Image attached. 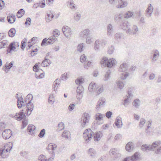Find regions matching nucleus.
Here are the masks:
<instances>
[{
    "label": "nucleus",
    "mask_w": 161,
    "mask_h": 161,
    "mask_svg": "<svg viewBox=\"0 0 161 161\" xmlns=\"http://www.w3.org/2000/svg\"><path fill=\"white\" fill-rule=\"evenodd\" d=\"M94 135V140L95 141L100 140L103 134L101 131L94 132L90 129H86L83 133V137L87 142H88L92 139V135Z\"/></svg>",
    "instance_id": "f257e3e1"
},
{
    "label": "nucleus",
    "mask_w": 161,
    "mask_h": 161,
    "mask_svg": "<svg viewBox=\"0 0 161 161\" xmlns=\"http://www.w3.org/2000/svg\"><path fill=\"white\" fill-rule=\"evenodd\" d=\"M24 110L22 109L19 113H17L14 116L18 120H20L23 119L22 122V126L21 127L22 129L25 127L28 124V120L26 118V116L24 113Z\"/></svg>",
    "instance_id": "f03ea898"
},
{
    "label": "nucleus",
    "mask_w": 161,
    "mask_h": 161,
    "mask_svg": "<svg viewBox=\"0 0 161 161\" xmlns=\"http://www.w3.org/2000/svg\"><path fill=\"white\" fill-rule=\"evenodd\" d=\"M116 62V60L114 58H112L108 59V58L106 57L103 58L100 61L101 66L109 68L115 65Z\"/></svg>",
    "instance_id": "7ed1b4c3"
},
{
    "label": "nucleus",
    "mask_w": 161,
    "mask_h": 161,
    "mask_svg": "<svg viewBox=\"0 0 161 161\" xmlns=\"http://www.w3.org/2000/svg\"><path fill=\"white\" fill-rule=\"evenodd\" d=\"M133 97V95L132 93V89L131 88H128L127 91V94L126 95V97L124 100L123 105L125 106L130 103L131 99Z\"/></svg>",
    "instance_id": "20e7f679"
},
{
    "label": "nucleus",
    "mask_w": 161,
    "mask_h": 161,
    "mask_svg": "<svg viewBox=\"0 0 161 161\" xmlns=\"http://www.w3.org/2000/svg\"><path fill=\"white\" fill-rule=\"evenodd\" d=\"M57 40V38L53 36H52L47 39V38H44L42 42L41 45L42 46L43 45H51L53 44Z\"/></svg>",
    "instance_id": "39448f33"
},
{
    "label": "nucleus",
    "mask_w": 161,
    "mask_h": 161,
    "mask_svg": "<svg viewBox=\"0 0 161 161\" xmlns=\"http://www.w3.org/2000/svg\"><path fill=\"white\" fill-rule=\"evenodd\" d=\"M90 117L89 115L87 113H84L83 114L81 118V125L83 127H84L89 123Z\"/></svg>",
    "instance_id": "423d86ee"
},
{
    "label": "nucleus",
    "mask_w": 161,
    "mask_h": 161,
    "mask_svg": "<svg viewBox=\"0 0 161 161\" xmlns=\"http://www.w3.org/2000/svg\"><path fill=\"white\" fill-rule=\"evenodd\" d=\"M5 148L4 149H1V156L3 158H7L8 155V152L10 151L12 148V146L9 147V149H8V145L5 146Z\"/></svg>",
    "instance_id": "0eeeda50"
},
{
    "label": "nucleus",
    "mask_w": 161,
    "mask_h": 161,
    "mask_svg": "<svg viewBox=\"0 0 161 161\" xmlns=\"http://www.w3.org/2000/svg\"><path fill=\"white\" fill-rule=\"evenodd\" d=\"M57 147V146L56 144L51 143L48 144L46 148L47 149L49 153L53 154V157H55V154L54 150L56 149Z\"/></svg>",
    "instance_id": "6e6552de"
},
{
    "label": "nucleus",
    "mask_w": 161,
    "mask_h": 161,
    "mask_svg": "<svg viewBox=\"0 0 161 161\" xmlns=\"http://www.w3.org/2000/svg\"><path fill=\"white\" fill-rule=\"evenodd\" d=\"M19 46V43L17 42H13L11 43L8 46V47L10 49L8 48L7 49V52L8 53H10L12 51H15L16 46Z\"/></svg>",
    "instance_id": "1a4fd4ad"
},
{
    "label": "nucleus",
    "mask_w": 161,
    "mask_h": 161,
    "mask_svg": "<svg viewBox=\"0 0 161 161\" xmlns=\"http://www.w3.org/2000/svg\"><path fill=\"white\" fill-rule=\"evenodd\" d=\"M90 34V31L89 29H85L81 31L79 33V36L82 40L85 39Z\"/></svg>",
    "instance_id": "9d476101"
},
{
    "label": "nucleus",
    "mask_w": 161,
    "mask_h": 161,
    "mask_svg": "<svg viewBox=\"0 0 161 161\" xmlns=\"http://www.w3.org/2000/svg\"><path fill=\"white\" fill-rule=\"evenodd\" d=\"M25 102L27 104L26 107L27 109L26 111L27 115H29L31 113V112L33 110L34 108V105L33 103H31V102H27V101L25 100Z\"/></svg>",
    "instance_id": "9b49d317"
},
{
    "label": "nucleus",
    "mask_w": 161,
    "mask_h": 161,
    "mask_svg": "<svg viewBox=\"0 0 161 161\" xmlns=\"http://www.w3.org/2000/svg\"><path fill=\"white\" fill-rule=\"evenodd\" d=\"M138 29L136 25H133L131 28H129L126 31V33L129 35H135L138 31Z\"/></svg>",
    "instance_id": "f8f14e48"
},
{
    "label": "nucleus",
    "mask_w": 161,
    "mask_h": 161,
    "mask_svg": "<svg viewBox=\"0 0 161 161\" xmlns=\"http://www.w3.org/2000/svg\"><path fill=\"white\" fill-rule=\"evenodd\" d=\"M26 105H27V104L25 102V100L24 101L23 99L21 97H17V106L19 108L25 107Z\"/></svg>",
    "instance_id": "ddd939ff"
},
{
    "label": "nucleus",
    "mask_w": 161,
    "mask_h": 161,
    "mask_svg": "<svg viewBox=\"0 0 161 161\" xmlns=\"http://www.w3.org/2000/svg\"><path fill=\"white\" fill-rule=\"evenodd\" d=\"M62 32L64 36L67 37L70 36L71 34V31L70 28L69 27L65 26L62 29Z\"/></svg>",
    "instance_id": "4468645a"
},
{
    "label": "nucleus",
    "mask_w": 161,
    "mask_h": 161,
    "mask_svg": "<svg viewBox=\"0 0 161 161\" xmlns=\"http://www.w3.org/2000/svg\"><path fill=\"white\" fill-rule=\"evenodd\" d=\"M83 92V88L81 85H79L77 87L76 92L77 93V98L78 99H81L83 97L82 93Z\"/></svg>",
    "instance_id": "2eb2a0df"
},
{
    "label": "nucleus",
    "mask_w": 161,
    "mask_h": 161,
    "mask_svg": "<svg viewBox=\"0 0 161 161\" xmlns=\"http://www.w3.org/2000/svg\"><path fill=\"white\" fill-rule=\"evenodd\" d=\"M12 131L9 129L4 130L2 133V136L4 139H9L12 135Z\"/></svg>",
    "instance_id": "dca6fc26"
},
{
    "label": "nucleus",
    "mask_w": 161,
    "mask_h": 161,
    "mask_svg": "<svg viewBox=\"0 0 161 161\" xmlns=\"http://www.w3.org/2000/svg\"><path fill=\"white\" fill-rule=\"evenodd\" d=\"M107 35L108 36H112L114 33V29L111 24H108L107 26Z\"/></svg>",
    "instance_id": "f3484780"
},
{
    "label": "nucleus",
    "mask_w": 161,
    "mask_h": 161,
    "mask_svg": "<svg viewBox=\"0 0 161 161\" xmlns=\"http://www.w3.org/2000/svg\"><path fill=\"white\" fill-rule=\"evenodd\" d=\"M124 20L123 15L121 14H116L114 16V21L117 23L123 22Z\"/></svg>",
    "instance_id": "a211bd4d"
},
{
    "label": "nucleus",
    "mask_w": 161,
    "mask_h": 161,
    "mask_svg": "<svg viewBox=\"0 0 161 161\" xmlns=\"http://www.w3.org/2000/svg\"><path fill=\"white\" fill-rule=\"evenodd\" d=\"M153 10V6L151 4H149L146 11V16L148 18L152 16Z\"/></svg>",
    "instance_id": "6ab92c4d"
},
{
    "label": "nucleus",
    "mask_w": 161,
    "mask_h": 161,
    "mask_svg": "<svg viewBox=\"0 0 161 161\" xmlns=\"http://www.w3.org/2000/svg\"><path fill=\"white\" fill-rule=\"evenodd\" d=\"M114 124L118 128H121L123 125L121 118L120 117H117L114 125Z\"/></svg>",
    "instance_id": "aec40b11"
},
{
    "label": "nucleus",
    "mask_w": 161,
    "mask_h": 161,
    "mask_svg": "<svg viewBox=\"0 0 161 161\" xmlns=\"http://www.w3.org/2000/svg\"><path fill=\"white\" fill-rule=\"evenodd\" d=\"M161 144V142L160 141H157L153 142L151 145H149L150 150L151 151H154L155 149L157 148Z\"/></svg>",
    "instance_id": "412c9836"
},
{
    "label": "nucleus",
    "mask_w": 161,
    "mask_h": 161,
    "mask_svg": "<svg viewBox=\"0 0 161 161\" xmlns=\"http://www.w3.org/2000/svg\"><path fill=\"white\" fill-rule=\"evenodd\" d=\"M105 99L104 97H102L100 98L97 102L96 109L98 110L99 108H100L103 106H104L105 104Z\"/></svg>",
    "instance_id": "4be33fe9"
},
{
    "label": "nucleus",
    "mask_w": 161,
    "mask_h": 161,
    "mask_svg": "<svg viewBox=\"0 0 161 161\" xmlns=\"http://www.w3.org/2000/svg\"><path fill=\"white\" fill-rule=\"evenodd\" d=\"M14 62L12 61L9 64L6 63L5 66L3 67V70L5 71L6 73H7L9 71V69L13 66Z\"/></svg>",
    "instance_id": "5701e85b"
},
{
    "label": "nucleus",
    "mask_w": 161,
    "mask_h": 161,
    "mask_svg": "<svg viewBox=\"0 0 161 161\" xmlns=\"http://www.w3.org/2000/svg\"><path fill=\"white\" fill-rule=\"evenodd\" d=\"M119 4L116 6L117 8H122L126 7L127 3L126 2L124 1V0H117Z\"/></svg>",
    "instance_id": "b1692460"
},
{
    "label": "nucleus",
    "mask_w": 161,
    "mask_h": 161,
    "mask_svg": "<svg viewBox=\"0 0 161 161\" xmlns=\"http://www.w3.org/2000/svg\"><path fill=\"white\" fill-rule=\"evenodd\" d=\"M122 23L120 24V27L121 29L124 30H126L129 29L128 22L126 21L122 22Z\"/></svg>",
    "instance_id": "393cba45"
},
{
    "label": "nucleus",
    "mask_w": 161,
    "mask_h": 161,
    "mask_svg": "<svg viewBox=\"0 0 161 161\" xmlns=\"http://www.w3.org/2000/svg\"><path fill=\"white\" fill-rule=\"evenodd\" d=\"M133 143L131 142L127 143L125 146V149L128 152H131L133 149Z\"/></svg>",
    "instance_id": "a878e982"
},
{
    "label": "nucleus",
    "mask_w": 161,
    "mask_h": 161,
    "mask_svg": "<svg viewBox=\"0 0 161 161\" xmlns=\"http://www.w3.org/2000/svg\"><path fill=\"white\" fill-rule=\"evenodd\" d=\"M128 68V64L125 63L121 64L119 68V70L120 71H125Z\"/></svg>",
    "instance_id": "bb28decb"
},
{
    "label": "nucleus",
    "mask_w": 161,
    "mask_h": 161,
    "mask_svg": "<svg viewBox=\"0 0 161 161\" xmlns=\"http://www.w3.org/2000/svg\"><path fill=\"white\" fill-rule=\"evenodd\" d=\"M8 43L9 42L8 41L6 40H4L1 42V46H1V48H6L7 49L8 48L10 49V48L8 47Z\"/></svg>",
    "instance_id": "cd10ccee"
},
{
    "label": "nucleus",
    "mask_w": 161,
    "mask_h": 161,
    "mask_svg": "<svg viewBox=\"0 0 161 161\" xmlns=\"http://www.w3.org/2000/svg\"><path fill=\"white\" fill-rule=\"evenodd\" d=\"M96 88V83L94 82H91L89 85L88 87L89 91L91 92L95 91Z\"/></svg>",
    "instance_id": "c85d7f7f"
},
{
    "label": "nucleus",
    "mask_w": 161,
    "mask_h": 161,
    "mask_svg": "<svg viewBox=\"0 0 161 161\" xmlns=\"http://www.w3.org/2000/svg\"><path fill=\"white\" fill-rule=\"evenodd\" d=\"M88 154L92 158H94L96 156V152L92 148H90L88 150Z\"/></svg>",
    "instance_id": "c756f323"
},
{
    "label": "nucleus",
    "mask_w": 161,
    "mask_h": 161,
    "mask_svg": "<svg viewBox=\"0 0 161 161\" xmlns=\"http://www.w3.org/2000/svg\"><path fill=\"white\" fill-rule=\"evenodd\" d=\"M51 63L50 60L45 58L44 60L43 61L42 63V65L44 67H47L48 66V65H49Z\"/></svg>",
    "instance_id": "7c9ffc66"
},
{
    "label": "nucleus",
    "mask_w": 161,
    "mask_h": 161,
    "mask_svg": "<svg viewBox=\"0 0 161 161\" xmlns=\"http://www.w3.org/2000/svg\"><path fill=\"white\" fill-rule=\"evenodd\" d=\"M139 153L137 152L135 153L131 157H129L130 160L133 161H135L137 160L139 158Z\"/></svg>",
    "instance_id": "2f4dec72"
},
{
    "label": "nucleus",
    "mask_w": 161,
    "mask_h": 161,
    "mask_svg": "<svg viewBox=\"0 0 161 161\" xmlns=\"http://www.w3.org/2000/svg\"><path fill=\"white\" fill-rule=\"evenodd\" d=\"M15 33L16 31L15 29L14 28H12L8 31V35L9 37H12L15 36Z\"/></svg>",
    "instance_id": "473e14b6"
},
{
    "label": "nucleus",
    "mask_w": 161,
    "mask_h": 161,
    "mask_svg": "<svg viewBox=\"0 0 161 161\" xmlns=\"http://www.w3.org/2000/svg\"><path fill=\"white\" fill-rule=\"evenodd\" d=\"M116 84L118 87L120 89H123L125 85L123 81L121 80H117L116 82Z\"/></svg>",
    "instance_id": "72a5a7b5"
},
{
    "label": "nucleus",
    "mask_w": 161,
    "mask_h": 161,
    "mask_svg": "<svg viewBox=\"0 0 161 161\" xmlns=\"http://www.w3.org/2000/svg\"><path fill=\"white\" fill-rule=\"evenodd\" d=\"M54 15L53 14H47L46 16V20L47 22H49L51 21L52 19L53 18Z\"/></svg>",
    "instance_id": "f704fd0d"
},
{
    "label": "nucleus",
    "mask_w": 161,
    "mask_h": 161,
    "mask_svg": "<svg viewBox=\"0 0 161 161\" xmlns=\"http://www.w3.org/2000/svg\"><path fill=\"white\" fill-rule=\"evenodd\" d=\"M25 13V10L23 9H21L18 11L17 14V16L18 18H20L24 15Z\"/></svg>",
    "instance_id": "c9c22d12"
},
{
    "label": "nucleus",
    "mask_w": 161,
    "mask_h": 161,
    "mask_svg": "<svg viewBox=\"0 0 161 161\" xmlns=\"http://www.w3.org/2000/svg\"><path fill=\"white\" fill-rule=\"evenodd\" d=\"M133 15V12L131 11H128L123 15L124 18L128 19L131 17Z\"/></svg>",
    "instance_id": "e433bc0d"
},
{
    "label": "nucleus",
    "mask_w": 161,
    "mask_h": 161,
    "mask_svg": "<svg viewBox=\"0 0 161 161\" xmlns=\"http://www.w3.org/2000/svg\"><path fill=\"white\" fill-rule=\"evenodd\" d=\"M159 56V52L157 50H155L154 51V53L153 55V57L152 59V62L153 63H154V62L157 59V56Z\"/></svg>",
    "instance_id": "4c0bfd02"
},
{
    "label": "nucleus",
    "mask_w": 161,
    "mask_h": 161,
    "mask_svg": "<svg viewBox=\"0 0 161 161\" xmlns=\"http://www.w3.org/2000/svg\"><path fill=\"white\" fill-rule=\"evenodd\" d=\"M36 5H38V6L41 8H43L45 7V1H44V2H42V3L40 2L39 3H35L33 5V7L34 8H36L37 7V6H36Z\"/></svg>",
    "instance_id": "58836bf2"
},
{
    "label": "nucleus",
    "mask_w": 161,
    "mask_h": 161,
    "mask_svg": "<svg viewBox=\"0 0 161 161\" xmlns=\"http://www.w3.org/2000/svg\"><path fill=\"white\" fill-rule=\"evenodd\" d=\"M36 129L35 126L32 125H29L27 128V130L28 132L31 133L33 132Z\"/></svg>",
    "instance_id": "ea45409f"
},
{
    "label": "nucleus",
    "mask_w": 161,
    "mask_h": 161,
    "mask_svg": "<svg viewBox=\"0 0 161 161\" xmlns=\"http://www.w3.org/2000/svg\"><path fill=\"white\" fill-rule=\"evenodd\" d=\"M104 115L100 113L97 114L95 116V119L97 120H101L103 119Z\"/></svg>",
    "instance_id": "a19ab883"
},
{
    "label": "nucleus",
    "mask_w": 161,
    "mask_h": 161,
    "mask_svg": "<svg viewBox=\"0 0 161 161\" xmlns=\"http://www.w3.org/2000/svg\"><path fill=\"white\" fill-rule=\"evenodd\" d=\"M133 105L136 108H138L140 105V101L136 99H135L132 102Z\"/></svg>",
    "instance_id": "79ce46f5"
},
{
    "label": "nucleus",
    "mask_w": 161,
    "mask_h": 161,
    "mask_svg": "<svg viewBox=\"0 0 161 161\" xmlns=\"http://www.w3.org/2000/svg\"><path fill=\"white\" fill-rule=\"evenodd\" d=\"M70 135V133L69 131L65 130L63 133L62 134V136L65 138L66 139H68L69 136Z\"/></svg>",
    "instance_id": "37998d69"
},
{
    "label": "nucleus",
    "mask_w": 161,
    "mask_h": 161,
    "mask_svg": "<svg viewBox=\"0 0 161 161\" xmlns=\"http://www.w3.org/2000/svg\"><path fill=\"white\" fill-rule=\"evenodd\" d=\"M103 91V89L102 86H98L97 87L95 92H96L97 95L100 94Z\"/></svg>",
    "instance_id": "c03bdc74"
},
{
    "label": "nucleus",
    "mask_w": 161,
    "mask_h": 161,
    "mask_svg": "<svg viewBox=\"0 0 161 161\" xmlns=\"http://www.w3.org/2000/svg\"><path fill=\"white\" fill-rule=\"evenodd\" d=\"M141 149L143 151H145L147 150L149 151L150 150L149 145L147 144L143 145H142L141 147Z\"/></svg>",
    "instance_id": "a18cd8bd"
},
{
    "label": "nucleus",
    "mask_w": 161,
    "mask_h": 161,
    "mask_svg": "<svg viewBox=\"0 0 161 161\" xmlns=\"http://www.w3.org/2000/svg\"><path fill=\"white\" fill-rule=\"evenodd\" d=\"M84 80L82 78H79L75 80V83L77 84L81 85V84L84 82Z\"/></svg>",
    "instance_id": "49530a36"
},
{
    "label": "nucleus",
    "mask_w": 161,
    "mask_h": 161,
    "mask_svg": "<svg viewBox=\"0 0 161 161\" xmlns=\"http://www.w3.org/2000/svg\"><path fill=\"white\" fill-rule=\"evenodd\" d=\"M110 71L109 70H108L106 72V74L105 75L104 78V80L105 81L107 80L110 77Z\"/></svg>",
    "instance_id": "de8ad7c7"
},
{
    "label": "nucleus",
    "mask_w": 161,
    "mask_h": 161,
    "mask_svg": "<svg viewBox=\"0 0 161 161\" xmlns=\"http://www.w3.org/2000/svg\"><path fill=\"white\" fill-rule=\"evenodd\" d=\"M60 80L59 79V80L58 79H57L55 80L54 82L53 86H54L53 88H54V90H55V87H58L60 84Z\"/></svg>",
    "instance_id": "09e8293b"
},
{
    "label": "nucleus",
    "mask_w": 161,
    "mask_h": 161,
    "mask_svg": "<svg viewBox=\"0 0 161 161\" xmlns=\"http://www.w3.org/2000/svg\"><path fill=\"white\" fill-rule=\"evenodd\" d=\"M99 41L98 40H96L95 42L94 48L95 50L98 51L99 50Z\"/></svg>",
    "instance_id": "8fccbe9b"
},
{
    "label": "nucleus",
    "mask_w": 161,
    "mask_h": 161,
    "mask_svg": "<svg viewBox=\"0 0 161 161\" xmlns=\"http://www.w3.org/2000/svg\"><path fill=\"white\" fill-rule=\"evenodd\" d=\"M33 98V96L31 94H28L26 97L25 100L27 101L28 102H31Z\"/></svg>",
    "instance_id": "3c124183"
},
{
    "label": "nucleus",
    "mask_w": 161,
    "mask_h": 161,
    "mask_svg": "<svg viewBox=\"0 0 161 161\" xmlns=\"http://www.w3.org/2000/svg\"><path fill=\"white\" fill-rule=\"evenodd\" d=\"M123 36V34L120 32L117 33L114 35V37L117 40L120 39Z\"/></svg>",
    "instance_id": "603ef678"
},
{
    "label": "nucleus",
    "mask_w": 161,
    "mask_h": 161,
    "mask_svg": "<svg viewBox=\"0 0 161 161\" xmlns=\"http://www.w3.org/2000/svg\"><path fill=\"white\" fill-rule=\"evenodd\" d=\"M80 17L81 15L78 12L76 13L75 14V19L76 21H78L80 20Z\"/></svg>",
    "instance_id": "864d4df0"
},
{
    "label": "nucleus",
    "mask_w": 161,
    "mask_h": 161,
    "mask_svg": "<svg viewBox=\"0 0 161 161\" xmlns=\"http://www.w3.org/2000/svg\"><path fill=\"white\" fill-rule=\"evenodd\" d=\"M84 47V44L83 43L79 44L77 47V50L79 52H82L83 50V48Z\"/></svg>",
    "instance_id": "5fc2aeb1"
},
{
    "label": "nucleus",
    "mask_w": 161,
    "mask_h": 161,
    "mask_svg": "<svg viewBox=\"0 0 161 161\" xmlns=\"http://www.w3.org/2000/svg\"><path fill=\"white\" fill-rule=\"evenodd\" d=\"M129 75L128 72H124L122 73V75L120 76V78L122 80H125Z\"/></svg>",
    "instance_id": "6e6d98bb"
},
{
    "label": "nucleus",
    "mask_w": 161,
    "mask_h": 161,
    "mask_svg": "<svg viewBox=\"0 0 161 161\" xmlns=\"http://www.w3.org/2000/svg\"><path fill=\"white\" fill-rule=\"evenodd\" d=\"M33 70L34 71H42V69L39 68L38 64H36L33 67Z\"/></svg>",
    "instance_id": "4d7b16f0"
},
{
    "label": "nucleus",
    "mask_w": 161,
    "mask_h": 161,
    "mask_svg": "<svg viewBox=\"0 0 161 161\" xmlns=\"http://www.w3.org/2000/svg\"><path fill=\"white\" fill-rule=\"evenodd\" d=\"M145 122L146 120L142 118L141 119L139 125V126L140 127V128H141L142 127Z\"/></svg>",
    "instance_id": "13d9d810"
},
{
    "label": "nucleus",
    "mask_w": 161,
    "mask_h": 161,
    "mask_svg": "<svg viewBox=\"0 0 161 161\" xmlns=\"http://www.w3.org/2000/svg\"><path fill=\"white\" fill-rule=\"evenodd\" d=\"M46 130L44 129H42L38 135V136L40 138L43 137L45 134Z\"/></svg>",
    "instance_id": "bf43d9fd"
},
{
    "label": "nucleus",
    "mask_w": 161,
    "mask_h": 161,
    "mask_svg": "<svg viewBox=\"0 0 161 161\" xmlns=\"http://www.w3.org/2000/svg\"><path fill=\"white\" fill-rule=\"evenodd\" d=\"M53 36L55 37L58 36L60 34V31L57 29H55L53 31Z\"/></svg>",
    "instance_id": "052dcab7"
},
{
    "label": "nucleus",
    "mask_w": 161,
    "mask_h": 161,
    "mask_svg": "<svg viewBox=\"0 0 161 161\" xmlns=\"http://www.w3.org/2000/svg\"><path fill=\"white\" fill-rule=\"evenodd\" d=\"M60 78L61 80H66L68 78L67 73H65L62 75Z\"/></svg>",
    "instance_id": "680f3d73"
},
{
    "label": "nucleus",
    "mask_w": 161,
    "mask_h": 161,
    "mask_svg": "<svg viewBox=\"0 0 161 161\" xmlns=\"http://www.w3.org/2000/svg\"><path fill=\"white\" fill-rule=\"evenodd\" d=\"M58 131H60L64 129V125L63 122H60L58 124Z\"/></svg>",
    "instance_id": "e2e57ef3"
},
{
    "label": "nucleus",
    "mask_w": 161,
    "mask_h": 161,
    "mask_svg": "<svg viewBox=\"0 0 161 161\" xmlns=\"http://www.w3.org/2000/svg\"><path fill=\"white\" fill-rule=\"evenodd\" d=\"M68 2L69 3V5L71 6L70 8L71 9L75 8V5L74 3L73 0H70Z\"/></svg>",
    "instance_id": "0e129e2a"
},
{
    "label": "nucleus",
    "mask_w": 161,
    "mask_h": 161,
    "mask_svg": "<svg viewBox=\"0 0 161 161\" xmlns=\"http://www.w3.org/2000/svg\"><path fill=\"white\" fill-rule=\"evenodd\" d=\"M92 62L90 61H88L87 62H86L84 64V67L85 68L87 69L91 66Z\"/></svg>",
    "instance_id": "69168bd1"
},
{
    "label": "nucleus",
    "mask_w": 161,
    "mask_h": 161,
    "mask_svg": "<svg viewBox=\"0 0 161 161\" xmlns=\"http://www.w3.org/2000/svg\"><path fill=\"white\" fill-rule=\"evenodd\" d=\"M110 152L111 153V154L114 156L119 152V151L117 149L113 148L110 150Z\"/></svg>",
    "instance_id": "338daca9"
},
{
    "label": "nucleus",
    "mask_w": 161,
    "mask_h": 161,
    "mask_svg": "<svg viewBox=\"0 0 161 161\" xmlns=\"http://www.w3.org/2000/svg\"><path fill=\"white\" fill-rule=\"evenodd\" d=\"M114 47L113 46H111L109 48L108 50V53L110 54H112L114 51Z\"/></svg>",
    "instance_id": "774afa93"
}]
</instances>
